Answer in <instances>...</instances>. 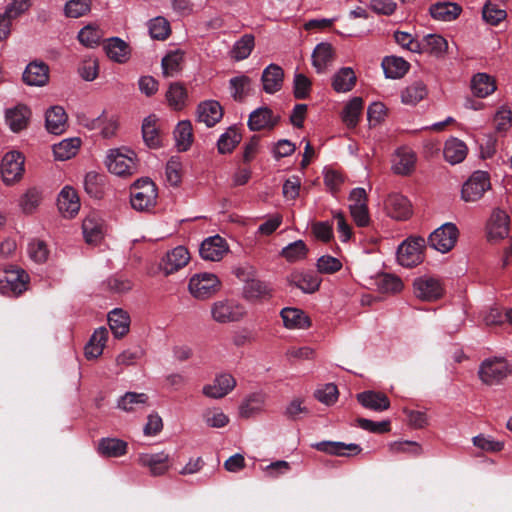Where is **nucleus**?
Returning a JSON list of instances; mask_svg holds the SVG:
<instances>
[{"label":"nucleus","mask_w":512,"mask_h":512,"mask_svg":"<svg viewBox=\"0 0 512 512\" xmlns=\"http://www.w3.org/2000/svg\"><path fill=\"white\" fill-rule=\"evenodd\" d=\"M105 163L111 173L120 177L132 176L137 172L136 155L128 148L109 150Z\"/></svg>","instance_id":"1"},{"label":"nucleus","mask_w":512,"mask_h":512,"mask_svg":"<svg viewBox=\"0 0 512 512\" xmlns=\"http://www.w3.org/2000/svg\"><path fill=\"white\" fill-rule=\"evenodd\" d=\"M512 374V365L503 357L485 359L479 367L480 380L489 386L501 384Z\"/></svg>","instance_id":"2"},{"label":"nucleus","mask_w":512,"mask_h":512,"mask_svg":"<svg viewBox=\"0 0 512 512\" xmlns=\"http://www.w3.org/2000/svg\"><path fill=\"white\" fill-rule=\"evenodd\" d=\"M157 197L156 185L149 178L139 179L131 187L130 202L137 211L152 209L156 205Z\"/></svg>","instance_id":"3"},{"label":"nucleus","mask_w":512,"mask_h":512,"mask_svg":"<svg viewBox=\"0 0 512 512\" xmlns=\"http://www.w3.org/2000/svg\"><path fill=\"white\" fill-rule=\"evenodd\" d=\"M412 288L414 296L422 302H436L445 294L443 281L439 277L428 274L416 277Z\"/></svg>","instance_id":"4"},{"label":"nucleus","mask_w":512,"mask_h":512,"mask_svg":"<svg viewBox=\"0 0 512 512\" xmlns=\"http://www.w3.org/2000/svg\"><path fill=\"white\" fill-rule=\"evenodd\" d=\"M211 317L219 324H228L241 321L247 314L245 307L230 299L215 301L211 305Z\"/></svg>","instance_id":"5"},{"label":"nucleus","mask_w":512,"mask_h":512,"mask_svg":"<svg viewBox=\"0 0 512 512\" xmlns=\"http://www.w3.org/2000/svg\"><path fill=\"white\" fill-rule=\"evenodd\" d=\"M221 288V281L213 273H198L193 275L188 284L191 295L199 300H205L216 294Z\"/></svg>","instance_id":"6"},{"label":"nucleus","mask_w":512,"mask_h":512,"mask_svg":"<svg viewBox=\"0 0 512 512\" xmlns=\"http://www.w3.org/2000/svg\"><path fill=\"white\" fill-rule=\"evenodd\" d=\"M29 277L19 268L0 270V293L8 296H18L27 289Z\"/></svg>","instance_id":"7"},{"label":"nucleus","mask_w":512,"mask_h":512,"mask_svg":"<svg viewBox=\"0 0 512 512\" xmlns=\"http://www.w3.org/2000/svg\"><path fill=\"white\" fill-rule=\"evenodd\" d=\"M425 239L422 237H410L398 247L397 260L403 267L411 268L423 261Z\"/></svg>","instance_id":"8"},{"label":"nucleus","mask_w":512,"mask_h":512,"mask_svg":"<svg viewBox=\"0 0 512 512\" xmlns=\"http://www.w3.org/2000/svg\"><path fill=\"white\" fill-rule=\"evenodd\" d=\"M24 156L18 151L7 152L1 161V176L6 185L19 182L24 175Z\"/></svg>","instance_id":"9"},{"label":"nucleus","mask_w":512,"mask_h":512,"mask_svg":"<svg viewBox=\"0 0 512 512\" xmlns=\"http://www.w3.org/2000/svg\"><path fill=\"white\" fill-rule=\"evenodd\" d=\"M490 188L491 183L488 173L475 171L463 184L461 197L465 202H475L481 199Z\"/></svg>","instance_id":"10"},{"label":"nucleus","mask_w":512,"mask_h":512,"mask_svg":"<svg viewBox=\"0 0 512 512\" xmlns=\"http://www.w3.org/2000/svg\"><path fill=\"white\" fill-rule=\"evenodd\" d=\"M457 238V227L452 223H445L430 234L428 243L431 248L446 253L455 246Z\"/></svg>","instance_id":"11"},{"label":"nucleus","mask_w":512,"mask_h":512,"mask_svg":"<svg viewBox=\"0 0 512 512\" xmlns=\"http://www.w3.org/2000/svg\"><path fill=\"white\" fill-rule=\"evenodd\" d=\"M487 238L491 242H497L508 236L509 216L502 210H494L486 226Z\"/></svg>","instance_id":"12"},{"label":"nucleus","mask_w":512,"mask_h":512,"mask_svg":"<svg viewBox=\"0 0 512 512\" xmlns=\"http://www.w3.org/2000/svg\"><path fill=\"white\" fill-rule=\"evenodd\" d=\"M235 386V378L229 373H222L217 375L212 383L204 385L202 393L206 397L220 399L228 395Z\"/></svg>","instance_id":"13"},{"label":"nucleus","mask_w":512,"mask_h":512,"mask_svg":"<svg viewBox=\"0 0 512 512\" xmlns=\"http://www.w3.org/2000/svg\"><path fill=\"white\" fill-rule=\"evenodd\" d=\"M190 261V253L184 246H177L168 251L162 259L161 268L166 275L175 273L185 267Z\"/></svg>","instance_id":"14"},{"label":"nucleus","mask_w":512,"mask_h":512,"mask_svg":"<svg viewBox=\"0 0 512 512\" xmlns=\"http://www.w3.org/2000/svg\"><path fill=\"white\" fill-rule=\"evenodd\" d=\"M31 110L25 104H18L14 107L8 108L5 111V123L11 131L17 133L28 127Z\"/></svg>","instance_id":"15"},{"label":"nucleus","mask_w":512,"mask_h":512,"mask_svg":"<svg viewBox=\"0 0 512 512\" xmlns=\"http://www.w3.org/2000/svg\"><path fill=\"white\" fill-rule=\"evenodd\" d=\"M416 154L408 147H401L396 150L392 159V170L397 175H410L416 166Z\"/></svg>","instance_id":"16"},{"label":"nucleus","mask_w":512,"mask_h":512,"mask_svg":"<svg viewBox=\"0 0 512 512\" xmlns=\"http://www.w3.org/2000/svg\"><path fill=\"white\" fill-rule=\"evenodd\" d=\"M384 207L387 214L396 220H405L412 213L409 200L399 193L389 194L384 202Z\"/></svg>","instance_id":"17"},{"label":"nucleus","mask_w":512,"mask_h":512,"mask_svg":"<svg viewBox=\"0 0 512 512\" xmlns=\"http://www.w3.org/2000/svg\"><path fill=\"white\" fill-rule=\"evenodd\" d=\"M170 456L165 452L143 453L139 455L138 462L149 469L153 476H160L169 470Z\"/></svg>","instance_id":"18"},{"label":"nucleus","mask_w":512,"mask_h":512,"mask_svg":"<svg viewBox=\"0 0 512 512\" xmlns=\"http://www.w3.org/2000/svg\"><path fill=\"white\" fill-rule=\"evenodd\" d=\"M267 395L262 392H254L243 399L239 406L241 418L249 419L265 411Z\"/></svg>","instance_id":"19"},{"label":"nucleus","mask_w":512,"mask_h":512,"mask_svg":"<svg viewBox=\"0 0 512 512\" xmlns=\"http://www.w3.org/2000/svg\"><path fill=\"white\" fill-rule=\"evenodd\" d=\"M279 117L275 116L268 107H260L249 115L248 127L251 131L272 129L278 123Z\"/></svg>","instance_id":"20"},{"label":"nucleus","mask_w":512,"mask_h":512,"mask_svg":"<svg viewBox=\"0 0 512 512\" xmlns=\"http://www.w3.org/2000/svg\"><path fill=\"white\" fill-rule=\"evenodd\" d=\"M57 205L64 217H74L80 209V200L77 192L72 187L65 186L58 195Z\"/></svg>","instance_id":"21"},{"label":"nucleus","mask_w":512,"mask_h":512,"mask_svg":"<svg viewBox=\"0 0 512 512\" xmlns=\"http://www.w3.org/2000/svg\"><path fill=\"white\" fill-rule=\"evenodd\" d=\"M226 241L220 236H213L204 240L200 247V255L209 261H219L227 253Z\"/></svg>","instance_id":"22"},{"label":"nucleus","mask_w":512,"mask_h":512,"mask_svg":"<svg viewBox=\"0 0 512 512\" xmlns=\"http://www.w3.org/2000/svg\"><path fill=\"white\" fill-rule=\"evenodd\" d=\"M23 81L29 86H44L49 81V67L43 62H31L23 72Z\"/></svg>","instance_id":"23"},{"label":"nucleus","mask_w":512,"mask_h":512,"mask_svg":"<svg viewBox=\"0 0 512 512\" xmlns=\"http://www.w3.org/2000/svg\"><path fill=\"white\" fill-rule=\"evenodd\" d=\"M283 80L284 71L279 65L270 64L263 70L261 81L267 94L278 92L282 88Z\"/></svg>","instance_id":"24"},{"label":"nucleus","mask_w":512,"mask_h":512,"mask_svg":"<svg viewBox=\"0 0 512 512\" xmlns=\"http://www.w3.org/2000/svg\"><path fill=\"white\" fill-rule=\"evenodd\" d=\"M318 451L336 456L357 455L361 452V447L357 444H345L343 442L322 441L312 445Z\"/></svg>","instance_id":"25"},{"label":"nucleus","mask_w":512,"mask_h":512,"mask_svg":"<svg viewBox=\"0 0 512 512\" xmlns=\"http://www.w3.org/2000/svg\"><path fill=\"white\" fill-rule=\"evenodd\" d=\"M45 125L48 132L59 135L67 128V114L63 107L53 106L46 111Z\"/></svg>","instance_id":"26"},{"label":"nucleus","mask_w":512,"mask_h":512,"mask_svg":"<svg viewBox=\"0 0 512 512\" xmlns=\"http://www.w3.org/2000/svg\"><path fill=\"white\" fill-rule=\"evenodd\" d=\"M222 116V107L217 101H205L199 104L197 108L198 121L204 123L207 127L214 126L221 120Z\"/></svg>","instance_id":"27"},{"label":"nucleus","mask_w":512,"mask_h":512,"mask_svg":"<svg viewBox=\"0 0 512 512\" xmlns=\"http://www.w3.org/2000/svg\"><path fill=\"white\" fill-rule=\"evenodd\" d=\"M430 15L433 19L450 22L459 17L462 8L453 2H438L430 6Z\"/></svg>","instance_id":"28"},{"label":"nucleus","mask_w":512,"mask_h":512,"mask_svg":"<svg viewBox=\"0 0 512 512\" xmlns=\"http://www.w3.org/2000/svg\"><path fill=\"white\" fill-rule=\"evenodd\" d=\"M358 402L365 408L381 412L390 407L388 397L381 392L364 391L357 395Z\"/></svg>","instance_id":"29"},{"label":"nucleus","mask_w":512,"mask_h":512,"mask_svg":"<svg viewBox=\"0 0 512 512\" xmlns=\"http://www.w3.org/2000/svg\"><path fill=\"white\" fill-rule=\"evenodd\" d=\"M280 315L284 326L288 329H306L311 325L309 317L297 308H283Z\"/></svg>","instance_id":"30"},{"label":"nucleus","mask_w":512,"mask_h":512,"mask_svg":"<svg viewBox=\"0 0 512 512\" xmlns=\"http://www.w3.org/2000/svg\"><path fill=\"white\" fill-rule=\"evenodd\" d=\"M468 148L466 144L458 138H450L444 145V158L452 165L461 163L467 156Z\"/></svg>","instance_id":"31"},{"label":"nucleus","mask_w":512,"mask_h":512,"mask_svg":"<svg viewBox=\"0 0 512 512\" xmlns=\"http://www.w3.org/2000/svg\"><path fill=\"white\" fill-rule=\"evenodd\" d=\"M290 281L305 293H314L321 284V278L314 272H294Z\"/></svg>","instance_id":"32"},{"label":"nucleus","mask_w":512,"mask_h":512,"mask_svg":"<svg viewBox=\"0 0 512 512\" xmlns=\"http://www.w3.org/2000/svg\"><path fill=\"white\" fill-rule=\"evenodd\" d=\"M184 61V52L182 50H173L167 53L162 61V74L164 77H175L182 70Z\"/></svg>","instance_id":"33"},{"label":"nucleus","mask_w":512,"mask_h":512,"mask_svg":"<svg viewBox=\"0 0 512 512\" xmlns=\"http://www.w3.org/2000/svg\"><path fill=\"white\" fill-rule=\"evenodd\" d=\"M356 75L352 68L343 67L332 78V87L338 93L351 91L356 84Z\"/></svg>","instance_id":"34"},{"label":"nucleus","mask_w":512,"mask_h":512,"mask_svg":"<svg viewBox=\"0 0 512 512\" xmlns=\"http://www.w3.org/2000/svg\"><path fill=\"white\" fill-rule=\"evenodd\" d=\"M409 63L401 57L387 56L382 61L385 76L391 79L402 78L409 70Z\"/></svg>","instance_id":"35"},{"label":"nucleus","mask_w":512,"mask_h":512,"mask_svg":"<svg viewBox=\"0 0 512 512\" xmlns=\"http://www.w3.org/2000/svg\"><path fill=\"white\" fill-rule=\"evenodd\" d=\"M243 290V296L249 301L268 299L271 297V288L263 281L251 279L246 280Z\"/></svg>","instance_id":"36"},{"label":"nucleus","mask_w":512,"mask_h":512,"mask_svg":"<svg viewBox=\"0 0 512 512\" xmlns=\"http://www.w3.org/2000/svg\"><path fill=\"white\" fill-rule=\"evenodd\" d=\"M108 323L116 338H121L129 331L130 317L122 309H114L108 314Z\"/></svg>","instance_id":"37"},{"label":"nucleus","mask_w":512,"mask_h":512,"mask_svg":"<svg viewBox=\"0 0 512 512\" xmlns=\"http://www.w3.org/2000/svg\"><path fill=\"white\" fill-rule=\"evenodd\" d=\"M333 48L329 43L318 44L312 54V63L318 73L324 72L333 61Z\"/></svg>","instance_id":"38"},{"label":"nucleus","mask_w":512,"mask_h":512,"mask_svg":"<svg viewBox=\"0 0 512 512\" xmlns=\"http://www.w3.org/2000/svg\"><path fill=\"white\" fill-rule=\"evenodd\" d=\"M148 399L145 393L127 392L118 400V407L126 412H136L148 405Z\"/></svg>","instance_id":"39"},{"label":"nucleus","mask_w":512,"mask_h":512,"mask_svg":"<svg viewBox=\"0 0 512 512\" xmlns=\"http://www.w3.org/2000/svg\"><path fill=\"white\" fill-rule=\"evenodd\" d=\"M108 338L107 329L101 327L93 333L89 343L85 347V356L88 359L98 358L105 347Z\"/></svg>","instance_id":"40"},{"label":"nucleus","mask_w":512,"mask_h":512,"mask_svg":"<svg viewBox=\"0 0 512 512\" xmlns=\"http://www.w3.org/2000/svg\"><path fill=\"white\" fill-rule=\"evenodd\" d=\"M83 234L87 243H97L103 237L102 221L96 215H89L83 220Z\"/></svg>","instance_id":"41"},{"label":"nucleus","mask_w":512,"mask_h":512,"mask_svg":"<svg viewBox=\"0 0 512 512\" xmlns=\"http://www.w3.org/2000/svg\"><path fill=\"white\" fill-rule=\"evenodd\" d=\"M428 94L426 85L422 81H415L401 92V101L405 105L414 106Z\"/></svg>","instance_id":"42"},{"label":"nucleus","mask_w":512,"mask_h":512,"mask_svg":"<svg viewBox=\"0 0 512 512\" xmlns=\"http://www.w3.org/2000/svg\"><path fill=\"white\" fill-rule=\"evenodd\" d=\"M81 145L79 138H68L53 145V153L57 160L65 161L74 157Z\"/></svg>","instance_id":"43"},{"label":"nucleus","mask_w":512,"mask_h":512,"mask_svg":"<svg viewBox=\"0 0 512 512\" xmlns=\"http://www.w3.org/2000/svg\"><path fill=\"white\" fill-rule=\"evenodd\" d=\"M471 89L475 96L484 98L495 91L496 85L488 74L478 73L472 78Z\"/></svg>","instance_id":"44"},{"label":"nucleus","mask_w":512,"mask_h":512,"mask_svg":"<svg viewBox=\"0 0 512 512\" xmlns=\"http://www.w3.org/2000/svg\"><path fill=\"white\" fill-rule=\"evenodd\" d=\"M421 50L419 53H430L436 56L442 55L448 48L447 41L440 35H426L420 42Z\"/></svg>","instance_id":"45"},{"label":"nucleus","mask_w":512,"mask_h":512,"mask_svg":"<svg viewBox=\"0 0 512 512\" xmlns=\"http://www.w3.org/2000/svg\"><path fill=\"white\" fill-rule=\"evenodd\" d=\"M98 451L106 457H120L127 452V443L116 438H103L99 441Z\"/></svg>","instance_id":"46"},{"label":"nucleus","mask_w":512,"mask_h":512,"mask_svg":"<svg viewBox=\"0 0 512 512\" xmlns=\"http://www.w3.org/2000/svg\"><path fill=\"white\" fill-rule=\"evenodd\" d=\"M104 49L106 51L107 56L118 63H124L128 59L129 48L128 45L119 38H111L109 39Z\"/></svg>","instance_id":"47"},{"label":"nucleus","mask_w":512,"mask_h":512,"mask_svg":"<svg viewBox=\"0 0 512 512\" xmlns=\"http://www.w3.org/2000/svg\"><path fill=\"white\" fill-rule=\"evenodd\" d=\"M174 138L179 151H187L193 142L192 125L189 121H180L174 130Z\"/></svg>","instance_id":"48"},{"label":"nucleus","mask_w":512,"mask_h":512,"mask_svg":"<svg viewBox=\"0 0 512 512\" xmlns=\"http://www.w3.org/2000/svg\"><path fill=\"white\" fill-rule=\"evenodd\" d=\"M254 46V36L252 34H245L235 42L230 55L236 61L244 60L250 56Z\"/></svg>","instance_id":"49"},{"label":"nucleus","mask_w":512,"mask_h":512,"mask_svg":"<svg viewBox=\"0 0 512 512\" xmlns=\"http://www.w3.org/2000/svg\"><path fill=\"white\" fill-rule=\"evenodd\" d=\"M363 110V100L360 97L352 98L345 106L342 114L343 122L348 127H355Z\"/></svg>","instance_id":"50"},{"label":"nucleus","mask_w":512,"mask_h":512,"mask_svg":"<svg viewBox=\"0 0 512 512\" xmlns=\"http://www.w3.org/2000/svg\"><path fill=\"white\" fill-rule=\"evenodd\" d=\"M166 99L174 110H181L187 101V91L181 83H172L166 92Z\"/></svg>","instance_id":"51"},{"label":"nucleus","mask_w":512,"mask_h":512,"mask_svg":"<svg viewBox=\"0 0 512 512\" xmlns=\"http://www.w3.org/2000/svg\"><path fill=\"white\" fill-rule=\"evenodd\" d=\"M242 139L241 134L235 127H230L223 133L218 142L217 148L220 154L231 153L234 148L240 143Z\"/></svg>","instance_id":"52"},{"label":"nucleus","mask_w":512,"mask_h":512,"mask_svg":"<svg viewBox=\"0 0 512 512\" xmlns=\"http://www.w3.org/2000/svg\"><path fill=\"white\" fill-rule=\"evenodd\" d=\"M42 200V194L39 189L32 187L26 190L19 199V207L25 214H31L36 211Z\"/></svg>","instance_id":"53"},{"label":"nucleus","mask_w":512,"mask_h":512,"mask_svg":"<svg viewBox=\"0 0 512 512\" xmlns=\"http://www.w3.org/2000/svg\"><path fill=\"white\" fill-rule=\"evenodd\" d=\"M157 119L155 116H148L144 119L142 124V134L145 143L152 148L160 145V136L157 127Z\"/></svg>","instance_id":"54"},{"label":"nucleus","mask_w":512,"mask_h":512,"mask_svg":"<svg viewBox=\"0 0 512 512\" xmlns=\"http://www.w3.org/2000/svg\"><path fill=\"white\" fill-rule=\"evenodd\" d=\"M104 176L91 171L85 175L84 189L93 198H100L103 194Z\"/></svg>","instance_id":"55"},{"label":"nucleus","mask_w":512,"mask_h":512,"mask_svg":"<svg viewBox=\"0 0 512 512\" xmlns=\"http://www.w3.org/2000/svg\"><path fill=\"white\" fill-rule=\"evenodd\" d=\"M230 88L232 97L237 101H242L250 92L251 79L246 75H240L230 79Z\"/></svg>","instance_id":"56"},{"label":"nucleus","mask_w":512,"mask_h":512,"mask_svg":"<svg viewBox=\"0 0 512 512\" xmlns=\"http://www.w3.org/2000/svg\"><path fill=\"white\" fill-rule=\"evenodd\" d=\"M92 0H69L64 6V14L69 18H79L91 10Z\"/></svg>","instance_id":"57"},{"label":"nucleus","mask_w":512,"mask_h":512,"mask_svg":"<svg viewBox=\"0 0 512 512\" xmlns=\"http://www.w3.org/2000/svg\"><path fill=\"white\" fill-rule=\"evenodd\" d=\"M308 248L302 240H297L284 247L281 255L289 262H296L304 259L307 255Z\"/></svg>","instance_id":"58"},{"label":"nucleus","mask_w":512,"mask_h":512,"mask_svg":"<svg viewBox=\"0 0 512 512\" xmlns=\"http://www.w3.org/2000/svg\"><path fill=\"white\" fill-rule=\"evenodd\" d=\"M149 33L153 39L165 40L170 35V24L163 17H156L148 23Z\"/></svg>","instance_id":"59"},{"label":"nucleus","mask_w":512,"mask_h":512,"mask_svg":"<svg viewBox=\"0 0 512 512\" xmlns=\"http://www.w3.org/2000/svg\"><path fill=\"white\" fill-rule=\"evenodd\" d=\"M102 38L101 30L93 25L83 27L78 33V40L86 47H95Z\"/></svg>","instance_id":"60"},{"label":"nucleus","mask_w":512,"mask_h":512,"mask_svg":"<svg viewBox=\"0 0 512 512\" xmlns=\"http://www.w3.org/2000/svg\"><path fill=\"white\" fill-rule=\"evenodd\" d=\"M377 287L382 293H397L403 288L401 279L391 274H384L378 277Z\"/></svg>","instance_id":"61"},{"label":"nucleus","mask_w":512,"mask_h":512,"mask_svg":"<svg viewBox=\"0 0 512 512\" xmlns=\"http://www.w3.org/2000/svg\"><path fill=\"white\" fill-rule=\"evenodd\" d=\"M507 16L505 10L500 9L497 4L489 1L482 9V17L490 25H497Z\"/></svg>","instance_id":"62"},{"label":"nucleus","mask_w":512,"mask_h":512,"mask_svg":"<svg viewBox=\"0 0 512 512\" xmlns=\"http://www.w3.org/2000/svg\"><path fill=\"white\" fill-rule=\"evenodd\" d=\"M166 180L171 186H178L182 180V164L177 157H172L166 164Z\"/></svg>","instance_id":"63"},{"label":"nucleus","mask_w":512,"mask_h":512,"mask_svg":"<svg viewBox=\"0 0 512 512\" xmlns=\"http://www.w3.org/2000/svg\"><path fill=\"white\" fill-rule=\"evenodd\" d=\"M472 441L474 446L486 452L496 453L504 448L502 441L494 440L490 436L478 435L473 437Z\"/></svg>","instance_id":"64"}]
</instances>
